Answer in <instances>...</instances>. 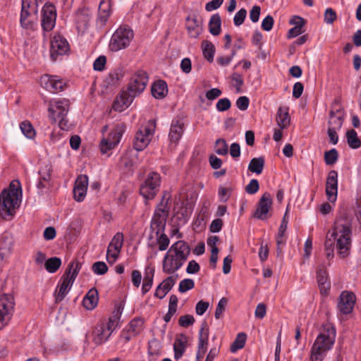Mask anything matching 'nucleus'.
Masks as SVG:
<instances>
[{
    "label": "nucleus",
    "instance_id": "052dcab7",
    "mask_svg": "<svg viewBox=\"0 0 361 361\" xmlns=\"http://www.w3.org/2000/svg\"><path fill=\"white\" fill-rule=\"evenodd\" d=\"M194 322L195 319L193 316L190 314L181 316L178 319L179 325L183 327H188V326L193 324Z\"/></svg>",
    "mask_w": 361,
    "mask_h": 361
},
{
    "label": "nucleus",
    "instance_id": "2f4dec72",
    "mask_svg": "<svg viewBox=\"0 0 361 361\" xmlns=\"http://www.w3.org/2000/svg\"><path fill=\"white\" fill-rule=\"evenodd\" d=\"M121 312V307H117L116 311L114 312V314L109 318L107 322H101L99 324H103L105 329L111 331V333H113L118 324Z\"/></svg>",
    "mask_w": 361,
    "mask_h": 361
},
{
    "label": "nucleus",
    "instance_id": "4468645a",
    "mask_svg": "<svg viewBox=\"0 0 361 361\" xmlns=\"http://www.w3.org/2000/svg\"><path fill=\"white\" fill-rule=\"evenodd\" d=\"M56 11L55 6L46 3L42 10V27L44 32H50L56 24Z\"/></svg>",
    "mask_w": 361,
    "mask_h": 361
},
{
    "label": "nucleus",
    "instance_id": "473e14b6",
    "mask_svg": "<svg viewBox=\"0 0 361 361\" xmlns=\"http://www.w3.org/2000/svg\"><path fill=\"white\" fill-rule=\"evenodd\" d=\"M221 20L219 13L212 16L209 22V32L214 35L217 36L221 32Z\"/></svg>",
    "mask_w": 361,
    "mask_h": 361
},
{
    "label": "nucleus",
    "instance_id": "7c9ffc66",
    "mask_svg": "<svg viewBox=\"0 0 361 361\" xmlns=\"http://www.w3.org/2000/svg\"><path fill=\"white\" fill-rule=\"evenodd\" d=\"M83 306L87 310H93L98 303V293L95 288L90 289L85 296Z\"/></svg>",
    "mask_w": 361,
    "mask_h": 361
},
{
    "label": "nucleus",
    "instance_id": "6ab92c4d",
    "mask_svg": "<svg viewBox=\"0 0 361 361\" xmlns=\"http://www.w3.org/2000/svg\"><path fill=\"white\" fill-rule=\"evenodd\" d=\"M338 193V173L331 170L329 171L326 181V195L329 201L334 202Z\"/></svg>",
    "mask_w": 361,
    "mask_h": 361
},
{
    "label": "nucleus",
    "instance_id": "9b49d317",
    "mask_svg": "<svg viewBox=\"0 0 361 361\" xmlns=\"http://www.w3.org/2000/svg\"><path fill=\"white\" fill-rule=\"evenodd\" d=\"M154 128L155 121L152 120L149 121L147 125L140 127L135 135L133 142L135 150L142 151L148 145Z\"/></svg>",
    "mask_w": 361,
    "mask_h": 361
},
{
    "label": "nucleus",
    "instance_id": "412c9836",
    "mask_svg": "<svg viewBox=\"0 0 361 361\" xmlns=\"http://www.w3.org/2000/svg\"><path fill=\"white\" fill-rule=\"evenodd\" d=\"M112 333L104 328L103 324L98 323L92 331V341L97 345L105 343L111 336Z\"/></svg>",
    "mask_w": 361,
    "mask_h": 361
},
{
    "label": "nucleus",
    "instance_id": "aec40b11",
    "mask_svg": "<svg viewBox=\"0 0 361 361\" xmlns=\"http://www.w3.org/2000/svg\"><path fill=\"white\" fill-rule=\"evenodd\" d=\"M209 338V329L207 327V323L204 322L202 324V327L199 332V343L198 350L197 353V359L203 357L206 353Z\"/></svg>",
    "mask_w": 361,
    "mask_h": 361
},
{
    "label": "nucleus",
    "instance_id": "20e7f679",
    "mask_svg": "<svg viewBox=\"0 0 361 361\" xmlns=\"http://www.w3.org/2000/svg\"><path fill=\"white\" fill-rule=\"evenodd\" d=\"M336 339V329L326 325L316 338L310 354L311 361H323L329 350L333 347Z\"/></svg>",
    "mask_w": 361,
    "mask_h": 361
},
{
    "label": "nucleus",
    "instance_id": "6e6552de",
    "mask_svg": "<svg viewBox=\"0 0 361 361\" xmlns=\"http://www.w3.org/2000/svg\"><path fill=\"white\" fill-rule=\"evenodd\" d=\"M134 37L132 29L126 25L120 26L113 34L109 42V49L118 51L127 48Z\"/></svg>",
    "mask_w": 361,
    "mask_h": 361
},
{
    "label": "nucleus",
    "instance_id": "de8ad7c7",
    "mask_svg": "<svg viewBox=\"0 0 361 361\" xmlns=\"http://www.w3.org/2000/svg\"><path fill=\"white\" fill-rule=\"evenodd\" d=\"M338 158V154L336 149H331L329 151L325 152L324 160L326 165L334 164Z\"/></svg>",
    "mask_w": 361,
    "mask_h": 361
},
{
    "label": "nucleus",
    "instance_id": "bb28decb",
    "mask_svg": "<svg viewBox=\"0 0 361 361\" xmlns=\"http://www.w3.org/2000/svg\"><path fill=\"white\" fill-rule=\"evenodd\" d=\"M187 341V337L185 334H181L176 336L173 343L174 358L176 360L183 356L186 348Z\"/></svg>",
    "mask_w": 361,
    "mask_h": 361
},
{
    "label": "nucleus",
    "instance_id": "b1692460",
    "mask_svg": "<svg viewBox=\"0 0 361 361\" xmlns=\"http://www.w3.org/2000/svg\"><path fill=\"white\" fill-rule=\"evenodd\" d=\"M133 101V98L128 94V92L123 91L119 97L115 99L112 108L116 111H123L130 106Z\"/></svg>",
    "mask_w": 361,
    "mask_h": 361
},
{
    "label": "nucleus",
    "instance_id": "cd10ccee",
    "mask_svg": "<svg viewBox=\"0 0 361 361\" xmlns=\"http://www.w3.org/2000/svg\"><path fill=\"white\" fill-rule=\"evenodd\" d=\"M111 0H102L99 5L98 20L102 25H104L111 13Z\"/></svg>",
    "mask_w": 361,
    "mask_h": 361
},
{
    "label": "nucleus",
    "instance_id": "a18cd8bd",
    "mask_svg": "<svg viewBox=\"0 0 361 361\" xmlns=\"http://www.w3.org/2000/svg\"><path fill=\"white\" fill-rule=\"evenodd\" d=\"M20 128L22 133L26 137H27L29 139H32L35 137V130L33 126H32V124L30 123V122H29V121L22 122L20 125Z\"/></svg>",
    "mask_w": 361,
    "mask_h": 361
},
{
    "label": "nucleus",
    "instance_id": "c03bdc74",
    "mask_svg": "<svg viewBox=\"0 0 361 361\" xmlns=\"http://www.w3.org/2000/svg\"><path fill=\"white\" fill-rule=\"evenodd\" d=\"M148 355L153 356H160L161 355V345L157 339H152L149 342Z\"/></svg>",
    "mask_w": 361,
    "mask_h": 361
},
{
    "label": "nucleus",
    "instance_id": "f03ea898",
    "mask_svg": "<svg viewBox=\"0 0 361 361\" xmlns=\"http://www.w3.org/2000/svg\"><path fill=\"white\" fill-rule=\"evenodd\" d=\"M190 247L184 240L173 243L167 251L163 260V271L166 274H173L178 270L188 259Z\"/></svg>",
    "mask_w": 361,
    "mask_h": 361
},
{
    "label": "nucleus",
    "instance_id": "58836bf2",
    "mask_svg": "<svg viewBox=\"0 0 361 361\" xmlns=\"http://www.w3.org/2000/svg\"><path fill=\"white\" fill-rule=\"evenodd\" d=\"M123 235L122 233H117L112 240H111L107 252L108 255H109L110 252H112V248L114 250H119L121 251V247L123 246Z\"/></svg>",
    "mask_w": 361,
    "mask_h": 361
},
{
    "label": "nucleus",
    "instance_id": "1a4fd4ad",
    "mask_svg": "<svg viewBox=\"0 0 361 361\" xmlns=\"http://www.w3.org/2000/svg\"><path fill=\"white\" fill-rule=\"evenodd\" d=\"M161 185V176L157 172H150L140 188V195L146 200H152L157 194Z\"/></svg>",
    "mask_w": 361,
    "mask_h": 361
},
{
    "label": "nucleus",
    "instance_id": "ddd939ff",
    "mask_svg": "<svg viewBox=\"0 0 361 361\" xmlns=\"http://www.w3.org/2000/svg\"><path fill=\"white\" fill-rule=\"evenodd\" d=\"M126 130V126L123 123L118 124L109 133L107 138H104L100 142V150L105 154L109 150L114 148L118 144L120 140Z\"/></svg>",
    "mask_w": 361,
    "mask_h": 361
},
{
    "label": "nucleus",
    "instance_id": "f8f14e48",
    "mask_svg": "<svg viewBox=\"0 0 361 361\" xmlns=\"http://www.w3.org/2000/svg\"><path fill=\"white\" fill-rule=\"evenodd\" d=\"M147 82V73L144 71H138L130 78L126 91L134 99L145 90Z\"/></svg>",
    "mask_w": 361,
    "mask_h": 361
},
{
    "label": "nucleus",
    "instance_id": "39448f33",
    "mask_svg": "<svg viewBox=\"0 0 361 361\" xmlns=\"http://www.w3.org/2000/svg\"><path fill=\"white\" fill-rule=\"evenodd\" d=\"M70 102L68 99H60L51 101L48 109L49 117L52 123H58L62 130H68V121L66 115L69 109Z\"/></svg>",
    "mask_w": 361,
    "mask_h": 361
},
{
    "label": "nucleus",
    "instance_id": "603ef678",
    "mask_svg": "<svg viewBox=\"0 0 361 361\" xmlns=\"http://www.w3.org/2000/svg\"><path fill=\"white\" fill-rule=\"evenodd\" d=\"M228 303V300L226 298H222L218 302L217 307L215 310V318L219 319L223 314V312L226 310V306Z\"/></svg>",
    "mask_w": 361,
    "mask_h": 361
},
{
    "label": "nucleus",
    "instance_id": "09e8293b",
    "mask_svg": "<svg viewBox=\"0 0 361 361\" xmlns=\"http://www.w3.org/2000/svg\"><path fill=\"white\" fill-rule=\"evenodd\" d=\"M176 283V279L173 276H169L165 280H164L157 287L158 289H161L162 290L169 293L171 289L173 288Z\"/></svg>",
    "mask_w": 361,
    "mask_h": 361
},
{
    "label": "nucleus",
    "instance_id": "72a5a7b5",
    "mask_svg": "<svg viewBox=\"0 0 361 361\" xmlns=\"http://www.w3.org/2000/svg\"><path fill=\"white\" fill-rule=\"evenodd\" d=\"M187 30L191 37L196 38L200 33V27L195 18H187Z\"/></svg>",
    "mask_w": 361,
    "mask_h": 361
},
{
    "label": "nucleus",
    "instance_id": "e2e57ef3",
    "mask_svg": "<svg viewBox=\"0 0 361 361\" xmlns=\"http://www.w3.org/2000/svg\"><path fill=\"white\" fill-rule=\"evenodd\" d=\"M249 104L250 100L246 96H241L236 101V106L241 111L247 109Z\"/></svg>",
    "mask_w": 361,
    "mask_h": 361
},
{
    "label": "nucleus",
    "instance_id": "dca6fc26",
    "mask_svg": "<svg viewBox=\"0 0 361 361\" xmlns=\"http://www.w3.org/2000/svg\"><path fill=\"white\" fill-rule=\"evenodd\" d=\"M92 17L91 11L86 7L78 8L74 16L76 29L79 33H84L87 29Z\"/></svg>",
    "mask_w": 361,
    "mask_h": 361
},
{
    "label": "nucleus",
    "instance_id": "c85d7f7f",
    "mask_svg": "<svg viewBox=\"0 0 361 361\" xmlns=\"http://www.w3.org/2000/svg\"><path fill=\"white\" fill-rule=\"evenodd\" d=\"M277 125L281 129L286 128L290 123L288 107H279L276 113Z\"/></svg>",
    "mask_w": 361,
    "mask_h": 361
},
{
    "label": "nucleus",
    "instance_id": "4be33fe9",
    "mask_svg": "<svg viewBox=\"0 0 361 361\" xmlns=\"http://www.w3.org/2000/svg\"><path fill=\"white\" fill-rule=\"evenodd\" d=\"M44 87L54 93L62 91L66 83L61 79H57L56 76H45L42 78Z\"/></svg>",
    "mask_w": 361,
    "mask_h": 361
},
{
    "label": "nucleus",
    "instance_id": "a878e982",
    "mask_svg": "<svg viewBox=\"0 0 361 361\" xmlns=\"http://www.w3.org/2000/svg\"><path fill=\"white\" fill-rule=\"evenodd\" d=\"M343 122V112H341V109H336V111H329L328 121V128L340 130Z\"/></svg>",
    "mask_w": 361,
    "mask_h": 361
},
{
    "label": "nucleus",
    "instance_id": "49530a36",
    "mask_svg": "<svg viewBox=\"0 0 361 361\" xmlns=\"http://www.w3.org/2000/svg\"><path fill=\"white\" fill-rule=\"evenodd\" d=\"M215 152L219 155L228 154V145L224 139H217L215 142Z\"/></svg>",
    "mask_w": 361,
    "mask_h": 361
},
{
    "label": "nucleus",
    "instance_id": "774afa93",
    "mask_svg": "<svg viewBox=\"0 0 361 361\" xmlns=\"http://www.w3.org/2000/svg\"><path fill=\"white\" fill-rule=\"evenodd\" d=\"M209 306V304L208 302H205L203 300L199 301L195 307V312L196 314L198 315H202L204 314V312L207 311Z\"/></svg>",
    "mask_w": 361,
    "mask_h": 361
},
{
    "label": "nucleus",
    "instance_id": "f704fd0d",
    "mask_svg": "<svg viewBox=\"0 0 361 361\" xmlns=\"http://www.w3.org/2000/svg\"><path fill=\"white\" fill-rule=\"evenodd\" d=\"M202 49L204 57L208 61L212 62L215 53V47L214 44L208 40H204L202 42Z\"/></svg>",
    "mask_w": 361,
    "mask_h": 361
},
{
    "label": "nucleus",
    "instance_id": "c9c22d12",
    "mask_svg": "<svg viewBox=\"0 0 361 361\" xmlns=\"http://www.w3.org/2000/svg\"><path fill=\"white\" fill-rule=\"evenodd\" d=\"M144 321L141 318H135L130 322L126 328L133 336H137L143 329Z\"/></svg>",
    "mask_w": 361,
    "mask_h": 361
},
{
    "label": "nucleus",
    "instance_id": "a19ab883",
    "mask_svg": "<svg viewBox=\"0 0 361 361\" xmlns=\"http://www.w3.org/2000/svg\"><path fill=\"white\" fill-rule=\"evenodd\" d=\"M123 77V73L121 69H116L109 73V75L106 78V82L108 85L114 86L116 85L120 80Z\"/></svg>",
    "mask_w": 361,
    "mask_h": 361
},
{
    "label": "nucleus",
    "instance_id": "680f3d73",
    "mask_svg": "<svg viewBox=\"0 0 361 361\" xmlns=\"http://www.w3.org/2000/svg\"><path fill=\"white\" fill-rule=\"evenodd\" d=\"M106 63V58L104 56H99L94 62L93 68L95 71H102L104 69Z\"/></svg>",
    "mask_w": 361,
    "mask_h": 361
},
{
    "label": "nucleus",
    "instance_id": "2eb2a0df",
    "mask_svg": "<svg viewBox=\"0 0 361 361\" xmlns=\"http://www.w3.org/2000/svg\"><path fill=\"white\" fill-rule=\"evenodd\" d=\"M271 205L272 199L271 195L269 192H264L259 199L257 209L253 214V217L260 220L267 219L270 216L269 212Z\"/></svg>",
    "mask_w": 361,
    "mask_h": 361
},
{
    "label": "nucleus",
    "instance_id": "7ed1b4c3",
    "mask_svg": "<svg viewBox=\"0 0 361 361\" xmlns=\"http://www.w3.org/2000/svg\"><path fill=\"white\" fill-rule=\"evenodd\" d=\"M21 195V186L18 181L11 182L9 189L2 191L0 195V216L2 219L8 220L13 216L16 208L19 207Z\"/></svg>",
    "mask_w": 361,
    "mask_h": 361
},
{
    "label": "nucleus",
    "instance_id": "6e6d98bb",
    "mask_svg": "<svg viewBox=\"0 0 361 361\" xmlns=\"http://www.w3.org/2000/svg\"><path fill=\"white\" fill-rule=\"evenodd\" d=\"M259 188V182L257 179H252L248 185L245 186V191L250 195L255 194Z\"/></svg>",
    "mask_w": 361,
    "mask_h": 361
},
{
    "label": "nucleus",
    "instance_id": "8fccbe9b",
    "mask_svg": "<svg viewBox=\"0 0 361 361\" xmlns=\"http://www.w3.org/2000/svg\"><path fill=\"white\" fill-rule=\"evenodd\" d=\"M195 286V282L191 279H185L182 280L179 283L178 290L180 293H185L191 290Z\"/></svg>",
    "mask_w": 361,
    "mask_h": 361
},
{
    "label": "nucleus",
    "instance_id": "3c124183",
    "mask_svg": "<svg viewBox=\"0 0 361 361\" xmlns=\"http://www.w3.org/2000/svg\"><path fill=\"white\" fill-rule=\"evenodd\" d=\"M92 271L94 274L98 275H103L108 271V267L103 262H97L92 264Z\"/></svg>",
    "mask_w": 361,
    "mask_h": 361
},
{
    "label": "nucleus",
    "instance_id": "f3484780",
    "mask_svg": "<svg viewBox=\"0 0 361 361\" xmlns=\"http://www.w3.org/2000/svg\"><path fill=\"white\" fill-rule=\"evenodd\" d=\"M69 49L66 39L61 35H55L51 41V58L53 61L57 59V56L65 54Z\"/></svg>",
    "mask_w": 361,
    "mask_h": 361
},
{
    "label": "nucleus",
    "instance_id": "4c0bfd02",
    "mask_svg": "<svg viewBox=\"0 0 361 361\" xmlns=\"http://www.w3.org/2000/svg\"><path fill=\"white\" fill-rule=\"evenodd\" d=\"M264 166V159L263 157L253 158L251 159L248 170L252 173L260 174L262 172Z\"/></svg>",
    "mask_w": 361,
    "mask_h": 361
},
{
    "label": "nucleus",
    "instance_id": "4d7b16f0",
    "mask_svg": "<svg viewBox=\"0 0 361 361\" xmlns=\"http://www.w3.org/2000/svg\"><path fill=\"white\" fill-rule=\"evenodd\" d=\"M231 103L228 98L220 99L216 104V107L219 111H225L231 108Z\"/></svg>",
    "mask_w": 361,
    "mask_h": 361
},
{
    "label": "nucleus",
    "instance_id": "393cba45",
    "mask_svg": "<svg viewBox=\"0 0 361 361\" xmlns=\"http://www.w3.org/2000/svg\"><path fill=\"white\" fill-rule=\"evenodd\" d=\"M183 123L180 121H172L169 134L171 142L177 144L183 133Z\"/></svg>",
    "mask_w": 361,
    "mask_h": 361
},
{
    "label": "nucleus",
    "instance_id": "e433bc0d",
    "mask_svg": "<svg viewBox=\"0 0 361 361\" xmlns=\"http://www.w3.org/2000/svg\"><path fill=\"white\" fill-rule=\"evenodd\" d=\"M346 139L348 146L352 149H357L361 146V141L357 136V132L354 129L346 132Z\"/></svg>",
    "mask_w": 361,
    "mask_h": 361
},
{
    "label": "nucleus",
    "instance_id": "423d86ee",
    "mask_svg": "<svg viewBox=\"0 0 361 361\" xmlns=\"http://www.w3.org/2000/svg\"><path fill=\"white\" fill-rule=\"evenodd\" d=\"M81 269V263L78 261L69 263L64 274L61 277V283L59 286V291L56 295L55 302H61L70 290L75 278L77 277L80 269Z\"/></svg>",
    "mask_w": 361,
    "mask_h": 361
},
{
    "label": "nucleus",
    "instance_id": "69168bd1",
    "mask_svg": "<svg viewBox=\"0 0 361 361\" xmlns=\"http://www.w3.org/2000/svg\"><path fill=\"white\" fill-rule=\"evenodd\" d=\"M88 177L86 175H80L75 180V186L80 188L87 189Z\"/></svg>",
    "mask_w": 361,
    "mask_h": 361
},
{
    "label": "nucleus",
    "instance_id": "0e129e2a",
    "mask_svg": "<svg viewBox=\"0 0 361 361\" xmlns=\"http://www.w3.org/2000/svg\"><path fill=\"white\" fill-rule=\"evenodd\" d=\"M86 193V189L80 188L78 187H74L73 188L74 199L78 202H82L85 197Z\"/></svg>",
    "mask_w": 361,
    "mask_h": 361
},
{
    "label": "nucleus",
    "instance_id": "c756f323",
    "mask_svg": "<svg viewBox=\"0 0 361 361\" xmlns=\"http://www.w3.org/2000/svg\"><path fill=\"white\" fill-rule=\"evenodd\" d=\"M152 94L156 99L164 98L168 92L167 84L164 80H158L152 86Z\"/></svg>",
    "mask_w": 361,
    "mask_h": 361
},
{
    "label": "nucleus",
    "instance_id": "338daca9",
    "mask_svg": "<svg viewBox=\"0 0 361 361\" xmlns=\"http://www.w3.org/2000/svg\"><path fill=\"white\" fill-rule=\"evenodd\" d=\"M231 79L233 81L235 82V87L237 92H241V87L243 85V79L240 74L238 73H233L231 76Z\"/></svg>",
    "mask_w": 361,
    "mask_h": 361
},
{
    "label": "nucleus",
    "instance_id": "13d9d810",
    "mask_svg": "<svg viewBox=\"0 0 361 361\" xmlns=\"http://www.w3.org/2000/svg\"><path fill=\"white\" fill-rule=\"evenodd\" d=\"M247 15V11L245 8L240 9L235 15L233 21L236 26L242 25Z\"/></svg>",
    "mask_w": 361,
    "mask_h": 361
},
{
    "label": "nucleus",
    "instance_id": "5701e85b",
    "mask_svg": "<svg viewBox=\"0 0 361 361\" xmlns=\"http://www.w3.org/2000/svg\"><path fill=\"white\" fill-rule=\"evenodd\" d=\"M318 286L322 293H326L330 289V281L328 279L326 269L324 265L319 266L317 271Z\"/></svg>",
    "mask_w": 361,
    "mask_h": 361
},
{
    "label": "nucleus",
    "instance_id": "5fc2aeb1",
    "mask_svg": "<svg viewBox=\"0 0 361 361\" xmlns=\"http://www.w3.org/2000/svg\"><path fill=\"white\" fill-rule=\"evenodd\" d=\"M51 166H46L39 171V179H42V180L49 184V181L51 180Z\"/></svg>",
    "mask_w": 361,
    "mask_h": 361
},
{
    "label": "nucleus",
    "instance_id": "9d476101",
    "mask_svg": "<svg viewBox=\"0 0 361 361\" xmlns=\"http://www.w3.org/2000/svg\"><path fill=\"white\" fill-rule=\"evenodd\" d=\"M15 304L13 295L7 293L0 295V330L11 321L13 315Z\"/></svg>",
    "mask_w": 361,
    "mask_h": 361
},
{
    "label": "nucleus",
    "instance_id": "f257e3e1",
    "mask_svg": "<svg viewBox=\"0 0 361 361\" xmlns=\"http://www.w3.org/2000/svg\"><path fill=\"white\" fill-rule=\"evenodd\" d=\"M351 222L346 216L337 218L333 231L328 235L324 243L326 257L331 259L334 257V245L336 241V248L341 257L349 254L351 245Z\"/></svg>",
    "mask_w": 361,
    "mask_h": 361
},
{
    "label": "nucleus",
    "instance_id": "a211bd4d",
    "mask_svg": "<svg viewBox=\"0 0 361 361\" xmlns=\"http://www.w3.org/2000/svg\"><path fill=\"white\" fill-rule=\"evenodd\" d=\"M355 301L356 297L353 293L343 291L339 297L338 308L342 314H348L353 311Z\"/></svg>",
    "mask_w": 361,
    "mask_h": 361
},
{
    "label": "nucleus",
    "instance_id": "864d4df0",
    "mask_svg": "<svg viewBox=\"0 0 361 361\" xmlns=\"http://www.w3.org/2000/svg\"><path fill=\"white\" fill-rule=\"evenodd\" d=\"M169 238L164 233L160 234L159 236L157 238V243L159 245V250L160 251L166 250L169 247Z\"/></svg>",
    "mask_w": 361,
    "mask_h": 361
},
{
    "label": "nucleus",
    "instance_id": "bf43d9fd",
    "mask_svg": "<svg viewBox=\"0 0 361 361\" xmlns=\"http://www.w3.org/2000/svg\"><path fill=\"white\" fill-rule=\"evenodd\" d=\"M336 12L331 8H326L324 12V22L326 24H332L336 19Z\"/></svg>",
    "mask_w": 361,
    "mask_h": 361
},
{
    "label": "nucleus",
    "instance_id": "0eeeda50",
    "mask_svg": "<svg viewBox=\"0 0 361 361\" xmlns=\"http://www.w3.org/2000/svg\"><path fill=\"white\" fill-rule=\"evenodd\" d=\"M170 196L166 192H164L160 203L157 205L153 215L150 228L153 232L158 236L164 231L166 219L169 215L168 202Z\"/></svg>",
    "mask_w": 361,
    "mask_h": 361
},
{
    "label": "nucleus",
    "instance_id": "79ce46f5",
    "mask_svg": "<svg viewBox=\"0 0 361 361\" xmlns=\"http://www.w3.org/2000/svg\"><path fill=\"white\" fill-rule=\"evenodd\" d=\"M154 275V270L151 269L147 271L144 276L143 283L142 286V293L143 295L146 294L152 288L153 284V278Z\"/></svg>",
    "mask_w": 361,
    "mask_h": 361
},
{
    "label": "nucleus",
    "instance_id": "37998d69",
    "mask_svg": "<svg viewBox=\"0 0 361 361\" xmlns=\"http://www.w3.org/2000/svg\"><path fill=\"white\" fill-rule=\"evenodd\" d=\"M245 341L246 334L245 333H239L231 345V351L234 353L238 350L243 348L245 346Z\"/></svg>",
    "mask_w": 361,
    "mask_h": 361
},
{
    "label": "nucleus",
    "instance_id": "ea45409f",
    "mask_svg": "<svg viewBox=\"0 0 361 361\" xmlns=\"http://www.w3.org/2000/svg\"><path fill=\"white\" fill-rule=\"evenodd\" d=\"M61 260L56 257H50L44 262L46 270L49 273H55L61 267Z\"/></svg>",
    "mask_w": 361,
    "mask_h": 361
}]
</instances>
